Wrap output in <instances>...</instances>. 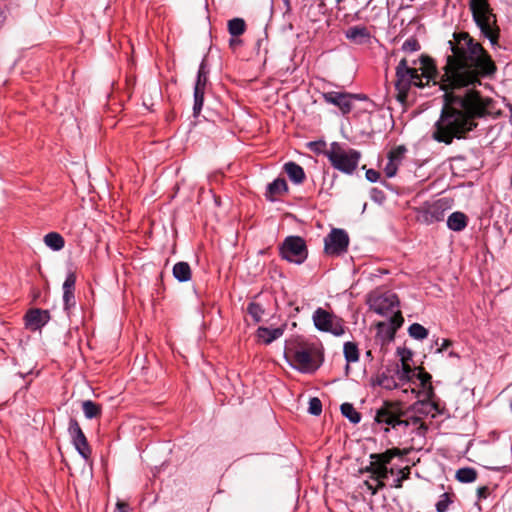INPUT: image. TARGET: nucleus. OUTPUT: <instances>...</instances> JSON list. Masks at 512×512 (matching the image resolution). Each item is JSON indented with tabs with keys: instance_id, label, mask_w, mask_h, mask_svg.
Instances as JSON below:
<instances>
[{
	"instance_id": "f257e3e1",
	"label": "nucleus",
	"mask_w": 512,
	"mask_h": 512,
	"mask_svg": "<svg viewBox=\"0 0 512 512\" xmlns=\"http://www.w3.org/2000/svg\"><path fill=\"white\" fill-rule=\"evenodd\" d=\"M448 44L452 54L446 57L440 84L444 103L432 132L435 141L446 145L464 138L476 128L475 120L485 115L486 104L476 87L497 70L488 52L468 33L454 34Z\"/></svg>"
},
{
	"instance_id": "f03ea898",
	"label": "nucleus",
	"mask_w": 512,
	"mask_h": 512,
	"mask_svg": "<svg viewBox=\"0 0 512 512\" xmlns=\"http://www.w3.org/2000/svg\"><path fill=\"white\" fill-rule=\"evenodd\" d=\"M419 67H410L406 59L400 60L396 67L395 87L398 99L404 101L412 86L423 88L426 85H437L438 71L432 58L422 55L418 59Z\"/></svg>"
},
{
	"instance_id": "7ed1b4c3",
	"label": "nucleus",
	"mask_w": 512,
	"mask_h": 512,
	"mask_svg": "<svg viewBox=\"0 0 512 512\" xmlns=\"http://www.w3.org/2000/svg\"><path fill=\"white\" fill-rule=\"evenodd\" d=\"M405 412L401 410L398 404L384 402L382 406L375 411L373 429L388 433L391 429L405 433L407 428L413 426L418 435H424L427 427L417 416L403 419Z\"/></svg>"
},
{
	"instance_id": "20e7f679",
	"label": "nucleus",
	"mask_w": 512,
	"mask_h": 512,
	"mask_svg": "<svg viewBox=\"0 0 512 512\" xmlns=\"http://www.w3.org/2000/svg\"><path fill=\"white\" fill-rule=\"evenodd\" d=\"M369 306L376 314L388 317L389 324L378 323L379 332L386 330L389 338H393L395 331L403 324V317L399 311V298L391 291L384 292L369 299Z\"/></svg>"
},
{
	"instance_id": "39448f33",
	"label": "nucleus",
	"mask_w": 512,
	"mask_h": 512,
	"mask_svg": "<svg viewBox=\"0 0 512 512\" xmlns=\"http://www.w3.org/2000/svg\"><path fill=\"white\" fill-rule=\"evenodd\" d=\"M469 8L481 35L487 38L493 47L497 45L499 28L496 25V15L493 13L488 0H470Z\"/></svg>"
},
{
	"instance_id": "423d86ee",
	"label": "nucleus",
	"mask_w": 512,
	"mask_h": 512,
	"mask_svg": "<svg viewBox=\"0 0 512 512\" xmlns=\"http://www.w3.org/2000/svg\"><path fill=\"white\" fill-rule=\"evenodd\" d=\"M325 155L335 169L349 175L356 170L361 158L359 151L345 148L338 142H332Z\"/></svg>"
},
{
	"instance_id": "0eeeda50",
	"label": "nucleus",
	"mask_w": 512,
	"mask_h": 512,
	"mask_svg": "<svg viewBox=\"0 0 512 512\" xmlns=\"http://www.w3.org/2000/svg\"><path fill=\"white\" fill-rule=\"evenodd\" d=\"M280 256L290 262L300 265L308 256L305 240L300 236H287L279 246Z\"/></svg>"
},
{
	"instance_id": "6e6552de",
	"label": "nucleus",
	"mask_w": 512,
	"mask_h": 512,
	"mask_svg": "<svg viewBox=\"0 0 512 512\" xmlns=\"http://www.w3.org/2000/svg\"><path fill=\"white\" fill-rule=\"evenodd\" d=\"M312 320L318 331L331 333L334 336H342L345 333L343 320L332 312L318 307L313 315Z\"/></svg>"
},
{
	"instance_id": "1a4fd4ad",
	"label": "nucleus",
	"mask_w": 512,
	"mask_h": 512,
	"mask_svg": "<svg viewBox=\"0 0 512 512\" xmlns=\"http://www.w3.org/2000/svg\"><path fill=\"white\" fill-rule=\"evenodd\" d=\"M349 246V235L344 229L333 228L324 238V252L329 256L345 254Z\"/></svg>"
},
{
	"instance_id": "9d476101",
	"label": "nucleus",
	"mask_w": 512,
	"mask_h": 512,
	"mask_svg": "<svg viewBox=\"0 0 512 512\" xmlns=\"http://www.w3.org/2000/svg\"><path fill=\"white\" fill-rule=\"evenodd\" d=\"M68 433L79 455L87 460L91 455V448L85 434L75 418H71L69 420Z\"/></svg>"
},
{
	"instance_id": "9b49d317",
	"label": "nucleus",
	"mask_w": 512,
	"mask_h": 512,
	"mask_svg": "<svg viewBox=\"0 0 512 512\" xmlns=\"http://www.w3.org/2000/svg\"><path fill=\"white\" fill-rule=\"evenodd\" d=\"M322 98L327 104L338 107L343 115L349 114L353 109L349 92L328 91L322 93Z\"/></svg>"
},
{
	"instance_id": "f8f14e48",
	"label": "nucleus",
	"mask_w": 512,
	"mask_h": 512,
	"mask_svg": "<svg viewBox=\"0 0 512 512\" xmlns=\"http://www.w3.org/2000/svg\"><path fill=\"white\" fill-rule=\"evenodd\" d=\"M50 320L48 310L39 308L30 309L25 315V325L31 330H39L45 326Z\"/></svg>"
},
{
	"instance_id": "ddd939ff",
	"label": "nucleus",
	"mask_w": 512,
	"mask_h": 512,
	"mask_svg": "<svg viewBox=\"0 0 512 512\" xmlns=\"http://www.w3.org/2000/svg\"><path fill=\"white\" fill-rule=\"evenodd\" d=\"M293 362L290 365L301 372H309L313 370V359L311 353L306 349H297L292 355Z\"/></svg>"
},
{
	"instance_id": "4468645a",
	"label": "nucleus",
	"mask_w": 512,
	"mask_h": 512,
	"mask_svg": "<svg viewBox=\"0 0 512 512\" xmlns=\"http://www.w3.org/2000/svg\"><path fill=\"white\" fill-rule=\"evenodd\" d=\"M366 470L371 472V478L377 481V487L372 490V494H375L377 489L384 487L383 481L388 478L389 474H394L393 468H388L385 465L375 464L374 462H370V465L366 468Z\"/></svg>"
},
{
	"instance_id": "2eb2a0df",
	"label": "nucleus",
	"mask_w": 512,
	"mask_h": 512,
	"mask_svg": "<svg viewBox=\"0 0 512 512\" xmlns=\"http://www.w3.org/2000/svg\"><path fill=\"white\" fill-rule=\"evenodd\" d=\"M288 192V185L284 178H276L269 183L266 188L265 198L270 202L276 201L277 195H282Z\"/></svg>"
},
{
	"instance_id": "dca6fc26",
	"label": "nucleus",
	"mask_w": 512,
	"mask_h": 512,
	"mask_svg": "<svg viewBox=\"0 0 512 512\" xmlns=\"http://www.w3.org/2000/svg\"><path fill=\"white\" fill-rule=\"evenodd\" d=\"M284 171L288 175L289 179L296 185L303 183L305 180L304 169L296 162L289 161L284 164Z\"/></svg>"
},
{
	"instance_id": "f3484780",
	"label": "nucleus",
	"mask_w": 512,
	"mask_h": 512,
	"mask_svg": "<svg viewBox=\"0 0 512 512\" xmlns=\"http://www.w3.org/2000/svg\"><path fill=\"white\" fill-rule=\"evenodd\" d=\"M468 225V217L460 211H455L448 216L447 227L455 232L463 231Z\"/></svg>"
},
{
	"instance_id": "a211bd4d",
	"label": "nucleus",
	"mask_w": 512,
	"mask_h": 512,
	"mask_svg": "<svg viewBox=\"0 0 512 512\" xmlns=\"http://www.w3.org/2000/svg\"><path fill=\"white\" fill-rule=\"evenodd\" d=\"M284 333V328H268V327H259L257 329V337L263 341L265 344H271L273 341L280 338Z\"/></svg>"
},
{
	"instance_id": "6ab92c4d",
	"label": "nucleus",
	"mask_w": 512,
	"mask_h": 512,
	"mask_svg": "<svg viewBox=\"0 0 512 512\" xmlns=\"http://www.w3.org/2000/svg\"><path fill=\"white\" fill-rule=\"evenodd\" d=\"M444 213H445V209L440 200V201H437L434 204L430 205L424 211V219H425V221L430 222V223L439 222L444 219Z\"/></svg>"
},
{
	"instance_id": "aec40b11",
	"label": "nucleus",
	"mask_w": 512,
	"mask_h": 512,
	"mask_svg": "<svg viewBox=\"0 0 512 512\" xmlns=\"http://www.w3.org/2000/svg\"><path fill=\"white\" fill-rule=\"evenodd\" d=\"M394 374L397 380L402 384L411 382L415 378V370L411 368L408 363H401V365L397 364Z\"/></svg>"
},
{
	"instance_id": "412c9836",
	"label": "nucleus",
	"mask_w": 512,
	"mask_h": 512,
	"mask_svg": "<svg viewBox=\"0 0 512 512\" xmlns=\"http://www.w3.org/2000/svg\"><path fill=\"white\" fill-rule=\"evenodd\" d=\"M173 276L179 282H187L191 279L192 272L187 262L180 261L174 264L172 269Z\"/></svg>"
},
{
	"instance_id": "4be33fe9",
	"label": "nucleus",
	"mask_w": 512,
	"mask_h": 512,
	"mask_svg": "<svg viewBox=\"0 0 512 512\" xmlns=\"http://www.w3.org/2000/svg\"><path fill=\"white\" fill-rule=\"evenodd\" d=\"M45 245L52 251H60L65 246V240L63 236L58 232H49L44 236L43 239Z\"/></svg>"
},
{
	"instance_id": "5701e85b",
	"label": "nucleus",
	"mask_w": 512,
	"mask_h": 512,
	"mask_svg": "<svg viewBox=\"0 0 512 512\" xmlns=\"http://www.w3.org/2000/svg\"><path fill=\"white\" fill-rule=\"evenodd\" d=\"M376 383L387 390H393L398 387L397 378L395 374H391L390 370H386L379 374Z\"/></svg>"
},
{
	"instance_id": "b1692460",
	"label": "nucleus",
	"mask_w": 512,
	"mask_h": 512,
	"mask_svg": "<svg viewBox=\"0 0 512 512\" xmlns=\"http://www.w3.org/2000/svg\"><path fill=\"white\" fill-rule=\"evenodd\" d=\"M400 455V450L397 448L386 450L384 453H373L370 455L371 462L379 465L387 466L394 457Z\"/></svg>"
},
{
	"instance_id": "393cba45",
	"label": "nucleus",
	"mask_w": 512,
	"mask_h": 512,
	"mask_svg": "<svg viewBox=\"0 0 512 512\" xmlns=\"http://www.w3.org/2000/svg\"><path fill=\"white\" fill-rule=\"evenodd\" d=\"M346 38L351 41L362 43L370 37V33L364 26H353L345 32Z\"/></svg>"
},
{
	"instance_id": "a878e982",
	"label": "nucleus",
	"mask_w": 512,
	"mask_h": 512,
	"mask_svg": "<svg viewBox=\"0 0 512 512\" xmlns=\"http://www.w3.org/2000/svg\"><path fill=\"white\" fill-rule=\"evenodd\" d=\"M415 378L419 380L420 385L426 394V398H432L434 395L433 387L430 384L432 376L421 369L418 373L415 372Z\"/></svg>"
},
{
	"instance_id": "bb28decb",
	"label": "nucleus",
	"mask_w": 512,
	"mask_h": 512,
	"mask_svg": "<svg viewBox=\"0 0 512 512\" xmlns=\"http://www.w3.org/2000/svg\"><path fill=\"white\" fill-rule=\"evenodd\" d=\"M82 410L84 416L87 419H94L101 415L102 409L101 406L92 400H85L82 402Z\"/></svg>"
},
{
	"instance_id": "cd10ccee",
	"label": "nucleus",
	"mask_w": 512,
	"mask_h": 512,
	"mask_svg": "<svg viewBox=\"0 0 512 512\" xmlns=\"http://www.w3.org/2000/svg\"><path fill=\"white\" fill-rule=\"evenodd\" d=\"M340 411L353 424H358L361 421V414L351 403L345 402L341 404Z\"/></svg>"
},
{
	"instance_id": "c85d7f7f",
	"label": "nucleus",
	"mask_w": 512,
	"mask_h": 512,
	"mask_svg": "<svg viewBox=\"0 0 512 512\" xmlns=\"http://www.w3.org/2000/svg\"><path fill=\"white\" fill-rule=\"evenodd\" d=\"M455 478L461 483H472L477 479V471L472 467H463L456 471Z\"/></svg>"
},
{
	"instance_id": "c756f323",
	"label": "nucleus",
	"mask_w": 512,
	"mask_h": 512,
	"mask_svg": "<svg viewBox=\"0 0 512 512\" xmlns=\"http://www.w3.org/2000/svg\"><path fill=\"white\" fill-rule=\"evenodd\" d=\"M209 69L206 60L203 59L199 65L194 88L205 90L208 81Z\"/></svg>"
},
{
	"instance_id": "7c9ffc66",
	"label": "nucleus",
	"mask_w": 512,
	"mask_h": 512,
	"mask_svg": "<svg viewBox=\"0 0 512 512\" xmlns=\"http://www.w3.org/2000/svg\"><path fill=\"white\" fill-rule=\"evenodd\" d=\"M245 29L246 23L242 18H233L228 21V32L233 37L242 35Z\"/></svg>"
},
{
	"instance_id": "2f4dec72",
	"label": "nucleus",
	"mask_w": 512,
	"mask_h": 512,
	"mask_svg": "<svg viewBox=\"0 0 512 512\" xmlns=\"http://www.w3.org/2000/svg\"><path fill=\"white\" fill-rule=\"evenodd\" d=\"M343 353L348 363L357 362L359 360L358 347L354 342H346L343 347Z\"/></svg>"
},
{
	"instance_id": "473e14b6",
	"label": "nucleus",
	"mask_w": 512,
	"mask_h": 512,
	"mask_svg": "<svg viewBox=\"0 0 512 512\" xmlns=\"http://www.w3.org/2000/svg\"><path fill=\"white\" fill-rule=\"evenodd\" d=\"M409 336L416 340H423L428 336V330L419 323H413L408 328Z\"/></svg>"
},
{
	"instance_id": "72a5a7b5",
	"label": "nucleus",
	"mask_w": 512,
	"mask_h": 512,
	"mask_svg": "<svg viewBox=\"0 0 512 512\" xmlns=\"http://www.w3.org/2000/svg\"><path fill=\"white\" fill-rule=\"evenodd\" d=\"M407 152V148L404 145L396 146L391 149L388 153V160L397 164L398 166L401 164L404 159L405 153Z\"/></svg>"
},
{
	"instance_id": "f704fd0d",
	"label": "nucleus",
	"mask_w": 512,
	"mask_h": 512,
	"mask_svg": "<svg viewBox=\"0 0 512 512\" xmlns=\"http://www.w3.org/2000/svg\"><path fill=\"white\" fill-rule=\"evenodd\" d=\"M453 495L449 493H443L440 495L438 501L435 504L436 512H447L449 506L453 503Z\"/></svg>"
},
{
	"instance_id": "c9c22d12",
	"label": "nucleus",
	"mask_w": 512,
	"mask_h": 512,
	"mask_svg": "<svg viewBox=\"0 0 512 512\" xmlns=\"http://www.w3.org/2000/svg\"><path fill=\"white\" fill-rule=\"evenodd\" d=\"M204 93L205 90L200 88H194V104H193V116L198 117L200 114L203 102H204Z\"/></svg>"
},
{
	"instance_id": "e433bc0d",
	"label": "nucleus",
	"mask_w": 512,
	"mask_h": 512,
	"mask_svg": "<svg viewBox=\"0 0 512 512\" xmlns=\"http://www.w3.org/2000/svg\"><path fill=\"white\" fill-rule=\"evenodd\" d=\"M431 398H427V400L424 401H417L413 408L417 413L428 415L432 412V410H436V405L433 404L431 401Z\"/></svg>"
},
{
	"instance_id": "4c0bfd02",
	"label": "nucleus",
	"mask_w": 512,
	"mask_h": 512,
	"mask_svg": "<svg viewBox=\"0 0 512 512\" xmlns=\"http://www.w3.org/2000/svg\"><path fill=\"white\" fill-rule=\"evenodd\" d=\"M247 312L252 317L254 322L258 323L261 321L264 314L262 306L256 302H250L247 306Z\"/></svg>"
},
{
	"instance_id": "58836bf2",
	"label": "nucleus",
	"mask_w": 512,
	"mask_h": 512,
	"mask_svg": "<svg viewBox=\"0 0 512 512\" xmlns=\"http://www.w3.org/2000/svg\"><path fill=\"white\" fill-rule=\"evenodd\" d=\"M420 44L418 42V40L414 37H410L408 39H406L403 44H402V51L404 52H407V53H412V52H416L418 50H420Z\"/></svg>"
},
{
	"instance_id": "ea45409f",
	"label": "nucleus",
	"mask_w": 512,
	"mask_h": 512,
	"mask_svg": "<svg viewBox=\"0 0 512 512\" xmlns=\"http://www.w3.org/2000/svg\"><path fill=\"white\" fill-rule=\"evenodd\" d=\"M309 414L313 416H319L322 412V402L317 397H312L309 400V407H308Z\"/></svg>"
},
{
	"instance_id": "a19ab883",
	"label": "nucleus",
	"mask_w": 512,
	"mask_h": 512,
	"mask_svg": "<svg viewBox=\"0 0 512 512\" xmlns=\"http://www.w3.org/2000/svg\"><path fill=\"white\" fill-rule=\"evenodd\" d=\"M63 307L64 310L69 313V311L75 307L76 300L74 292H63Z\"/></svg>"
},
{
	"instance_id": "79ce46f5",
	"label": "nucleus",
	"mask_w": 512,
	"mask_h": 512,
	"mask_svg": "<svg viewBox=\"0 0 512 512\" xmlns=\"http://www.w3.org/2000/svg\"><path fill=\"white\" fill-rule=\"evenodd\" d=\"M76 283V275L74 272H69L65 278L62 289L63 292H74Z\"/></svg>"
},
{
	"instance_id": "37998d69",
	"label": "nucleus",
	"mask_w": 512,
	"mask_h": 512,
	"mask_svg": "<svg viewBox=\"0 0 512 512\" xmlns=\"http://www.w3.org/2000/svg\"><path fill=\"white\" fill-rule=\"evenodd\" d=\"M410 475V468L406 467L404 469H400L397 473V477L394 479L392 486L395 488H401L402 482L405 479H408Z\"/></svg>"
},
{
	"instance_id": "c03bdc74",
	"label": "nucleus",
	"mask_w": 512,
	"mask_h": 512,
	"mask_svg": "<svg viewBox=\"0 0 512 512\" xmlns=\"http://www.w3.org/2000/svg\"><path fill=\"white\" fill-rule=\"evenodd\" d=\"M370 197L374 202L379 204L383 203L386 199L384 192L378 188L371 189Z\"/></svg>"
},
{
	"instance_id": "a18cd8bd",
	"label": "nucleus",
	"mask_w": 512,
	"mask_h": 512,
	"mask_svg": "<svg viewBox=\"0 0 512 512\" xmlns=\"http://www.w3.org/2000/svg\"><path fill=\"white\" fill-rule=\"evenodd\" d=\"M398 167L399 166L397 164L390 162V160H388V163L386 164V166L384 168V172H385L386 176L388 178L394 177L397 174Z\"/></svg>"
},
{
	"instance_id": "49530a36",
	"label": "nucleus",
	"mask_w": 512,
	"mask_h": 512,
	"mask_svg": "<svg viewBox=\"0 0 512 512\" xmlns=\"http://www.w3.org/2000/svg\"><path fill=\"white\" fill-rule=\"evenodd\" d=\"M451 345H452V342L450 340H448V339H442L441 343H439V339H437L435 341V346H436L435 352L436 353H442Z\"/></svg>"
},
{
	"instance_id": "de8ad7c7",
	"label": "nucleus",
	"mask_w": 512,
	"mask_h": 512,
	"mask_svg": "<svg viewBox=\"0 0 512 512\" xmlns=\"http://www.w3.org/2000/svg\"><path fill=\"white\" fill-rule=\"evenodd\" d=\"M365 177L369 182L375 183L380 179V173L371 168L366 171Z\"/></svg>"
},
{
	"instance_id": "09e8293b",
	"label": "nucleus",
	"mask_w": 512,
	"mask_h": 512,
	"mask_svg": "<svg viewBox=\"0 0 512 512\" xmlns=\"http://www.w3.org/2000/svg\"><path fill=\"white\" fill-rule=\"evenodd\" d=\"M398 354L399 356L401 357V363H407L408 360L411 359L412 357V353L410 350H407L405 348L403 349H398Z\"/></svg>"
},
{
	"instance_id": "8fccbe9b",
	"label": "nucleus",
	"mask_w": 512,
	"mask_h": 512,
	"mask_svg": "<svg viewBox=\"0 0 512 512\" xmlns=\"http://www.w3.org/2000/svg\"><path fill=\"white\" fill-rule=\"evenodd\" d=\"M489 495V488L487 486H481L477 488L478 500L486 499Z\"/></svg>"
},
{
	"instance_id": "3c124183",
	"label": "nucleus",
	"mask_w": 512,
	"mask_h": 512,
	"mask_svg": "<svg viewBox=\"0 0 512 512\" xmlns=\"http://www.w3.org/2000/svg\"><path fill=\"white\" fill-rule=\"evenodd\" d=\"M350 96H351V103H352V106L354 105V101L355 100H358V101H365L368 99V97L365 95V94H355V93H350Z\"/></svg>"
},
{
	"instance_id": "603ef678",
	"label": "nucleus",
	"mask_w": 512,
	"mask_h": 512,
	"mask_svg": "<svg viewBox=\"0 0 512 512\" xmlns=\"http://www.w3.org/2000/svg\"><path fill=\"white\" fill-rule=\"evenodd\" d=\"M117 508H118L119 512H128V504H126L124 502H118Z\"/></svg>"
},
{
	"instance_id": "864d4df0",
	"label": "nucleus",
	"mask_w": 512,
	"mask_h": 512,
	"mask_svg": "<svg viewBox=\"0 0 512 512\" xmlns=\"http://www.w3.org/2000/svg\"><path fill=\"white\" fill-rule=\"evenodd\" d=\"M239 43H240V40H236V39H231L230 40V45L231 46H234V45L239 44Z\"/></svg>"
},
{
	"instance_id": "5fc2aeb1",
	"label": "nucleus",
	"mask_w": 512,
	"mask_h": 512,
	"mask_svg": "<svg viewBox=\"0 0 512 512\" xmlns=\"http://www.w3.org/2000/svg\"><path fill=\"white\" fill-rule=\"evenodd\" d=\"M287 9H290V0H282Z\"/></svg>"
},
{
	"instance_id": "6e6d98bb",
	"label": "nucleus",
	"mask_w": 512,
	"mask_h": 512,
	"mask_svg": "<svg viewBox=\"0 0 512 512\" xmlns=\"http://www.w3.org/2000/svg\"><path fill=\"white\" fill-rule=\"evenodd\" d=\"M510 119L509 122L512 124V104L509 105Z\"/></svg>"
},
{
	"instance_id": "4d7b16f0",
	"label": "nucleus",
	"mask_w": 512,
	"mask_h": 512,
	"mask_svg": "<svg viewBox=\"0 0 512 512\" xmlns=\"http://www.w3.org/2000/svg\"><path fill=\"white\" fill-rule=\"evenodd\" d=\"M449 357H459L457 353H455L454 351H450L449 354H448Z\"/></svg>"
},
{
	"instance_id": "13d9d810",
	"label": "nucleus",
	"mask_w": 512,
	"mask_h": 512,
	"mask_svg": "<svg viewBox=\"0 0 512 512\" xmlns=\"http://www.w3.org/2000/svg\"><path fill=\"white\" fill-rule=\"evenodd\" d=\"M2 21V13H0V22Z\"/></svg>"
}]
</instances>
